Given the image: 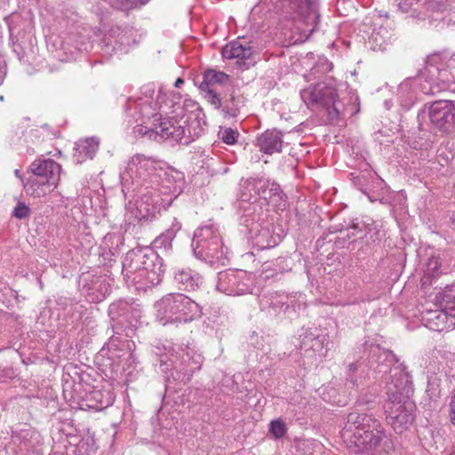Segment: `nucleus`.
Masks as SVG:
<instances>
[{
  "label": "nucleus",
  "mask_w": 455,
  "mask_h": 455,
  "mask_svg": "<svg viewBox=\"0 0 455 455\" xmlns=\"http://www.w3.org/2000/svg\"><path fill=\"white\" fill-rule=\"evenodd\" d=\"M258 142H283V134L278 130H268L262 133Z\"/></svg>",
  "instance_id": "nucleus-20"
},
{
  "label": "nucleus",
  "mask_w": 455,
  "mask_h": 455,
  "mask_svg": "<svg viewBox=\"0 0 455 455\" xmlns=\"http://www.w3.org/2000/svg\"><path fill=\"white\" fill-rule=\"evenodd\" d=\"M341 436L353 452L372 455L386 435L377 419L354 411L347 415Z\"/></svg>",
  "instance_id": "nucleus-1"
},
{
  "label": "nucleus",
  "mask_w": 455,
  "mask_h": 455,
  "mask_svg": "<svg viewBox=\"0 0 455 455\" xmlns=\"http://www.w3.org/2000/svg\"><path fill=\"white\" fill-rule=\"evenodd\" d=\"M4 76H5V72L3 71L2 68H0V84H2V83L4 82Z\"/></svg>",
  "instance_id": "nucleus-36"
},
{
  "label": "nucleus",
  "mask_w": 455,
  "mask_h": 455,
  "mask_svg": "<svg viewBox=\"0 0 455 455\" xmlns=\"http://www.w3.org/2000/svg\"><path fill=\"white\" fill-rule=\"evenodd\" d=\"M192 247L196 258L214 264L223 258V244L219 231L213 226L198 228L192 240Z\"/></svg>",
  "instance_id": "nucleus-4"
},
{
  "label": "nucleus",
  "mask_w": 455,
  "mask_h": 455,
  "mask_svg": "<svg viewBox=\"0 0 455 455\" xmlns=\"http://www.w3.org/2000/svg\"><path fill=\"white\" fill-rule=\"evenodd\" d=\"M432 265L434 266L433 267L434 270L437 269V265H438L437 259H431L430 262L428 263V266L431 267Z\"/></svg>",
  "instance_id": "nucleus-34"
},
{
  "label": "nucleus",
  "mask_w": 455,
  "mask_h": 455,
  "mask_svg": "<svg viewBox=\"0 0 455 455\" xmlns=\"http://www.w3.org/2000/svg\"><path fill=\"white\" fill-rule=\"evenodd\" d=\"M219 137L222 142H237L239 132L232 128L220 129Z\"/></svg>",
  "instance_id": "nucleus-22"
},
{
  "label": "nucleus",
  "mask_w": 455,
  "mask_h": 455,
  "mask_svg": "<svg viewBox=\"0 0 455 455\" xmlns=\"http://www.w3.org/2000/svg\"><path fill=\"white\" fill-rule=\"evenodd\" d=\"M175 280L180 285V289L183 291H193L199 285L200 277L198 274L191 269H181L175 274Z\"/></svg>",
  "instance_id": "nucleus-15"
},
{
  "label": "nucleus",
  "mask_w": 455,
  "mask_h": 455,
  "mask_svg": "<svg viewBox=\"0 0 455 455\" xmlns=\"http://www.w3.org/2000/svg\"><path fill=\"white\" fill-rule=\"evenodd\" d=\"M439 78L447 84L452 82V79L448 76V74L445 70L439 71Z\"/></svg>",
  "instance_id": "nucleus-33"
},
{
  "label": "nucleus",
  "mask_w": 455,
  "mask_h": 455,
  "mask_svg": "<svg viewBox=\"0 0 455 455\" xmlns=\"http://www.w3.org/2000/svg\"><path fill=\"white\" fill-rule=\"evenodd\" d=\"M155 253L148 249H139L127 252L123 261V270L135 273L140 270H148L153 267Z\"/></svg>",
  "instance_id": "nucleus-13"
},
{
  "label": "nucleus",
  "mask_w": 455,
  "mask_h": 455,
  "mask_svg": "<svg viewBox=\"0 0 455 455\" xmlns=\"http://www.w3.org/2000/svg\"><path fill=\"white\" fill-rule=\"evenodd\" d=\"M450 418L451 422L455 425V392L451 396L450 402Z\"/></svg>",
  "instance_id": "nucleus-29"
},
{
  "label": "nucleus",
  "mask_w": 455,
  "mask_h": 455,
  "mask_svg": "<svg viewBox=\"0 0 455 455\" xmlns=\"http://www.w3.org/2000/svg\"><path fill=\"white\" fill-rule=\"evenodd\" d=\"M231 89V92L228 94V97H227V94H222L220 96L222 105L220 108H222V110L226 112V114L231 116H236L240 107L243 103V100L241 97H236L234 94V90L231 87H229V90Z\"/></svg>",
  "instance_id": "nucleus-16"
},
{
  "label": "nucleus",
  "mask_w": 455,
  "mask_h": 455,
  "mask_svg": "<svg viewBox=\"0 0 455 455\" xmlns=\"http://www.w3.org/2000/svg\"><path fill=\"white\" fill-rule=\"evenodd\" d=\"M447 8L445 0H435L428 3V9L443 12Z\"/></svg>",
  "instance_id": "nucleus-27"
},
{
  "label": "nucleus",
  "mask_w": 455,
  "mask_h": 455,
  "mask_svg": "<svg viewBox=\"0 0 455 455\" xmlns=\"http://www.w3.org/2000/svg\"><path fill=\"white\" fill-rule=\"evenodd\" d=\"M156 317L164 325L168 323L184 322L200 316L197 303L181 293H171L156 303Z\"/></svg>",
  "instance_id": "nucleus-3"
},
{
  "label": "nucleus",
  "mask_w": 455,
  "mask_h": 455,
  "mask_svg": "<svg viewBox=\"0 0 455 455\" xmlns=\"http://www.w3.org/2000/svg\"><path fill=\"white\" fill-rule=\"evenodd\" d=\"M121 10H129L145 4L149 0H117Z\"/></svg>",
  "instance_id": "nucleus-25"
},
{
  "label": "nucleus",
  "mask_w": 455,
  "mask_h": 455,
  "mask_svg": "<svg viewBox=\"0 0 455 455\" xmlns=\"http://www.w3.org/2000/svg\"><path fill=\"white\" fill-rule=\"evenodd\" d=\"M283 7L291 18L311 26L310 32L316 29L320 20L319 0H283Z\"/></svg>",
  "instance_id": "nucleus-8"
},
{
  "label": "nucleus",
  "mask_w": 455,
  "mask_h": 455,
  "mask_svg": "<svg viewBox=\"0 0 455 455\" xmlns=\"http://www.w3.org/2000/svg\"><path fill=\"white\" fill-rule=\"evenodd\" d=\"M184 84V80L182 78H178L174 84L175 87H180L181 84Z\"/></svg>",
  "instance_id": "nucleus-35"
},
{
  "label": "nucleus",
  "mask_w": 455,
  "mask_h": 455,
  "mask_svg": "<svg viewBox=\"0 0 455 455\" xmlns=\"http://www.w3.org/2000/svg\"><path fill=\"white\" fill-rule=\"evenodd\" d=\"M270 432L277 439L283 437L286 433V426L280 419L272 420L270 423Z\"/></svg>",
  "instance_id": "nucleus-23"
},
{
  "label": "nucleus",
  "mask_w": 455,
  "mask_h": 455,
  "mask_svg": "<svg viewBox=\"0 0 455 455\" xmlns=\"http://www.w3.org/2000/svg\"><path fill=\"white\" fill-rule=\"evenodd\" d=\"M129 342H130L129 340H125V341L124 342V343H126V344H127V346H129Z\"/></svg>",
  "instance_id": "nucleus-42"
},
{
  "label": "nucleus",
  "mask_w": 455,
  "mask_h": 455,
  "mask_svg": "<svg viewBox=\"0 0 455 455\" xmlns=\"http://www.w3.org/2000/svg\"><path fill=\"white\" fill-rule=\"evenodd\" d=\"M259 148V151L271 155L274 152H281L282 144H256Z\"/></svg>",
  "instance_id": "nucleus-26"
},
{
  "label": "nucleus",
  "mask_w": 455,
  "mask_h": 455,
  "mask_svg": "<svg viewBox=\"0 0 455 455\" xmlns=\"http://www.w3.org/2000/svg\"><path fill=\"white\" fill-rule=\"evenodd\" d=\"M413 4H414V0H402L398 4V8L403 12H409L412 9Z\"/></svg>",
  "instance_id": "nucleus-28"
},
{
  "label": "nucleus",
  "mask_w": 455,
  "mask_h": 455,
  "mask_svg": "<svg viewBox=\"0 0 455 455\" xmlns=\"http://www.w3.org/2000/svg\"><path fill=\"white\" fill-rule=\"evenodd\" d=\"M179 136H180V133L177 135V137H179ZM180 138H174V140H180Z\"/></svg>",
  "instance_id": "nucleus-41"
},
{
  "label": "nucleus",
  "mask_w": 455,
  "mask_h": 455,
  "mask_svg": "<svg viewBox=\"0 0 455 455\" xmlns=\"http://www.w3.org/2000/svg\"><path fill=\"white\" fill-rule=\"evenodd\" d=\"M229 76L224 72L208 69L204 74V80L199 85L201 92H205V98L216 108H220L222 102L220 96L224 89L229 92Z\"/></svg>",
  "instance_id": "nucleus-9"
},
{
  "label": "nucleus",
  "mask_w": 455,
  "mask_h": 455,
  "mask_svg": "<svg viewBox=\"0 0 455 455\" xmlns=\"http://www.w3.org/2000/svg\"><path fill=\"white\" fill-rule=\"evenodd\" d=\"M248 186H251L253 190L269 205L276 210H283L286 206V196L281 190L279 184L264 178H249L246 180Z\"/></svg>",
  "instance_id": "nucleus-11"
},
{
  "label": "nucleus",
  "mask_w": 455,
  "mask_h": 455,
  "mask_svg": "<svg viewBox=\"0 0 455 455\" xmlns=\"http://www.w3.org/2000/svg\"><path fill=\"white\" fill-rule=\"evenodd\" d=\"M359 364L357 363H350L348 366V379L355 384V379L354 378V373L358 370Z\"/></svg>",
  "instance_id": "nucleus-30"
},
{
  "label": "nucleus",
  "mask_w": 455,
  "mask_h": 455,
  "mask_svg": "<svg viewBox=\"0 0 455 455\" xmlns=\"http://www.w3.org/2000/svg\"><path fill=\"white\" fill-rule=\"evenodd\" d=\"M391 395L384 404L387 423L396 433H403L414 420L415 403L411 398L398 399Z\"/></svg>",
  "instance_id": "nucleus-6"
},
{
  "label": "nucleus",
  "mask_w": 455,
  "mask_h": 455,
  "mask_svg": "<svg viewBox=\"0 0 455 455\" xmlns=\"http://www.w3.org/2000/svg\"><path fill=\"white\" fill-rule=\"evenodd\" d=\"M451 307H454L455 311V295L453 296V300L451 301Z\"/></svg>",
  "instance_id": "nucleus-39"
},
{
  "label": "nucleus",
  "mask_w": 455,
  "mask_h": 455,
  "mask_svg": "<svg viewBox=\"0 0 455 455\" xmlns=\"http://www.w3.org/2000/svg\"><path fill=\"white\" fill-rule=\"evenodd\" d=\"M453 60H455V53L453 54Z\"/></svg>",
  "instance_id": "nucleus-43"
},
{
  "label": "nucleus",
  "mask_w": 455,
  "mask_h": 455,
  "mask_svg": "<svg viewBox=\"0 0 455 455\" xmlns=\"http://www.w3.org/2000/svg\"><path fill=\"white\" fill-rule=\"evenodd\" d=\"M31 209L24 202H18L16 207L12 211V217L18 220H24L30 216Z\"/></svg>",
  "instance_id": "nucleus-21"
},
{
  "label": "nucleus",
  "mask_w": 455,
  "mask_h": 455,
  "mask_svg": "<svg viewBox=\"0 0 455 455\" xmlns=\"http://www.w3.org/2000/svg\"><path fill=\"white\" fill-rule=\"evenodd\" d=\"M428 116L433 127L441 132L455 131V105L449 100H439L431 104Z\"/></svg>",
  "instance_id": "nucleus-10"
},
{
  "label": "nucleus",
  "mask_w": 455,
  "mask_h": 455,
  "mask_svg": "<svg viewBox=\"0 0 455 455\" xmlns=\"http://www.w3.org/2000/svg\"><path fill=\"white\" fill-rule=\"evenodd\" d=\"M243 51H244V45L237 41H234L222 49V56L228 60L240 59Z\"/></svg>",
  "instance_id": "nucleus-19"
},
{
  "label": "nucleus",
  "mask_w": 455,
  "mask_h": 455,
  "mask_svg": "<svg viewBox=\"0 0 455 455\" xmlns=\"http://www.w3.org/2000/svg\"><path fill=\"white\" fill-rule=\"evenodd\" d=\"M385 360L393 364L390 368L391 382L387 387V397L391 395L398 399L411 398L413 394L411 376L406 371V366L399 363L398 358L392 351L384 352Z\"/></svg>",
  "instance_id": "nucleus-7"
},
{
  "label": "nucleus",
  "mask_w": 455,
  "mask_h": 455,
  "mask_svg": "<svg viewBox=\"0 0 455 455\" xmlns=\"http://www.w3.org/2000/svg\"><path fill=\"white\" fill-rule=\"evenodd\" d=\"M14 174H15V176H16V177H18V178H20V179L21 180V181L23 182V184L25 183V182L23 181V180H22V176L20 175V170L16 169V170L14 171Z\"/></svg>",
  "instance_id": "nucleus-38"
},
{
  "label": "nucleus",
  "mask_w": 455,
  "mask_h": 455,
  "mask_svg": "<svg viewBox=\"0 0 455 455\" xmlns=\"http://www.w3.org/2000/svg\"><path fill=\"white\" fill-rule=\"evenodd\" d=\"M428 316L427 320L428 321L429 324L431 325V328L435 331H442L443 328H445L448 324V319L449 317L455 318V311L454 307L446 306L444 309L443 310H435V311H429L427 313Z\"/></svg>",
  "instance_id": "nucleus-14"
},
{
  "label": "nucleus",
  "mask_w": 455,
  "mask_h": 455,
  "mask_svg": "<svg viewBox=\"0 0 455 455\" xmlns=\"http://www.w3.org/2000/svg\"><path fill=\"white\" fill-rule=\"evenodd\" d=\"M252 55V49L251 47L244 46V51L242 52L240 60H245L251 58Z\"/></svg>",
  "instance_id": "nucleus-31"
},
{
  "label": "nucleus",
  "mask_w": 455,
  "mask_h": 455,
  "mask_svg": "<svg viewBox=\"0 0 455 455\" xmlns=\"http://www.w3.org/2000/svg\"><path fill=\"white\" fill-rule=\"evenodd\" d=\"M174 129L175 128L173 126L163 127L161 125L160 126V131L159 132H152L149 137L151 138V136L154 134L155 135L154 140H157V136H159L160 140H166L171 136L173 137V131H174Z\"/></svg>",
  "instance_id": "nucleus-24"
},
{
  "label": "nucleus",
  "mask_w": 455,
  "mask_h": 455,
  "mask_svg": "<svg viewBox=\"0 0 455 455\" xmlns=\"http://www.w3.org/2000/svg\"><path fill=\"white\" fill-rule=\"evenodd\" d=\"M119 339L118 337H116V336H112L110 339H109V341L108 343V349L111 350V349H114L116 347H117V345L119 343Z\"/></svg>",
  "instance_id": "nucleus-32"
},
{
  "label": "nucleus",
  "mask_w": 455,
  "mask_h": 455,
  "mask_svg": "<svg viewBox=\"0 0 455 455\" xmlns=\"http://www.w3.org/2000/svg\"><path fill=\"white\" fill-rule=\"evenodd\" d=\"M352 228H353V229H356V228H358V225L354 224V225H353V227H352Z\"/></svg>",
  "instance_id": "nucleus-40"
},
{
  "label": "nucleus",
  "mask_w": 455,
  "mask_h": 455,
  "mask_svg": "<svg viewBox=\"0 0 455 455\" xmlns=\"http://www.w3.org/2000/svg\"><path fill=\"white\" fill-rule=\"evenodd\" d=\"M98 149V144H76L74 157L77 163H83L86 159H92Z\"/></svg>",
  "instance_id": "nucleus-18"
},
{
  "label": "nucleus",
  "mask_w": 455,
  "mask_h": 455,
  "mask_svg": "<svg viewBox=\"0 0 455 455\" xmlns=\"http://www.w3.org/2000/svg\"><path fill=\"white\" fill-rule=\"evenodd\" d=\"M301 96L305 101L322 106L330 123L337 124L344 118L345 105L333 87L318 84L311 90L304 91Z\"/></svg>",
  "instance_id": "nucleus-5"
},
{
  "label": "nucleus",
  "mask_w": 455,
  "mask_h": 455,
  "mask_svg": "<svg viewBox=\"0 0 455 455\" xmlns=\"http://www.w3.org/2000/svg\"><path fill=\"white\" fill-rule=\"evenodd\" d=\"M31 175L23 188L28 195L42 197L52 191L58 185L60 165L52 159H36L29 166Z\"/></svg>",
  "instance_id": "nucleus-2"
},
{
  "label": "nucleus",
  "mask_w": 455,
  "mask_h": 455,
  "mask_svg": "<svg viewBox=\"0 0 455 455\" xmlns=\"http://www.w3.org/2000/svg\"><path fill=\"white\" fill-rule=\"evenodd\" d=\"M248 280L245 271L229 268L218 274L217 289L227 295L244 294L250 290Z\"/></svg>",
  "instance_id": "nucleus-12"
},
{
  "label": "nucleus",
  "mask_w": 455,
  "mask_h": 455,
  "mask_svg": "<svg viewBox=\"0 0 455 455\" xmlns=\"http://www.w3.org/2000/svg\"><path fill=\"white\" fill-rule=\"evenodd\" d=\"M180 229V225L179 222L174 221L172 226L165 230V232L162 233L158 235L155 241L154 244L156 247H164V249L170 248L172 246V242L176 236L177 232Z\"/></svg>",
  "instance_id": "nucleus-17"
},
{
  "label": "nucleus",
  "mask_w": 455,
  "mask_h": 455,
  "mask_svg": "<svg viewBox=\"0 0 455 455\" xmlns=\"http://www.w3.org/2000/svg\"><path fill=\"white\" fill-rule=\"evenodd\" d=\"M84 142H86V143H89V142H99V139H96L94 137L87 138Z\"/></svg>",
  "instance_id": "nucleus-37"
}]
</instances>
